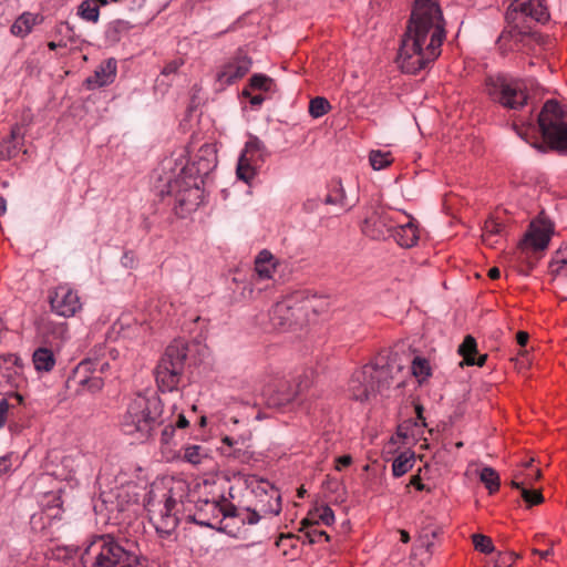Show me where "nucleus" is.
Returning a JSON list of instances; mask_svg holds the SVG:
<instances>
[{
  "label": "nucleus",
  "mask_w": 567,
  "mask_h": 567,
  "mask_svg": "<svg viewBox=\"0 0 567 567\" xmlns=\"http://www.w3.org/2000/svg\"><path fill=\"white\" fill-rule=\"evenodd\" d=\"M445 21L435 0H416L401 39L396 63L403 73L416 74L442 53Z\"/></svg>",
  "instance_id": "1"
},
{
  "label": "nucleus",
  "mask_w": 567,
  "mask_h": 567,
  "mask_svg": "<svg viewBox=\"0 0 567 567\" xmlns=\"http://www.w3.org/2000/svg\"><path fill=\"white\" fill-rule=\"evenodd\" d=\"M83 567H150L136 542L106 535L92 542L81 555Z\"/></svg>",
  "instance_id": "2"
},
{
  "label": "nucleus",
  "mask_w": 567,
  "mask_h": 567,
  "mask_svg": "<svg viewBox=\"0 0 567 567\" xmlns=\"http://www.w3.org/2000/svg\"><path fill=\"white\" fill-rule=\"evenodd\" d=\"M163 413V402L156 393L137 394L127 405L121 430L138 442H146L164 425Z\"/></svg>",
  "instance_id": "3"
},
{
  "label": "nucleus",
  "mask_w": 567,
  "mask_h": 567,
  "mask_svg": "<svg viewBox=\"0 0 567 567\" xmlns=\"http://www.w3.org/2000/svg\"><path fill=\"white\" fill-rule=\"evenodd\" d=\"M188 346L183 340H174L159 359L155 369V380L162 392L177 389L185 369Z\"/></svg>",
  "instance_id": "4"
},
{
  "label": "nucleus",
  "mask_w": 567,
  "mask_h": 567,
  "mask_svg": "<svg viewBox=\"0 0 567 567\" xmlns=\"http://www.w3.org/2000/svg\"><path fill=\"white\" fill-rule=\"evenodd\" d=\"M538 124L551 150L567 151V110L559 102L548 100L544 104L538 115Z\"/></svg>",
  "instance_id": "5"
},
{
  "label": "nucleus",
  "mask_w": 567,
  "mask_h": 567,
  "mask_svg": "<svg viewBox=\"0 0 567 567\" xmlns=\"http://www.w3.org/2000/svg\"><path fill=\"white\" fill-rule=\"evenodd\" d=\"M203 184L204 181L183 174L182 169L176 178L168 181L167 194L174 197V210L178 217L184 218L197 209L202 203Z\"/></svg>",
  "instance_id": "6"
},
{
  "label": "nucleus",
  "mask_w": 567,
  "mask_h": 567,
  "mask_svg": "<svg viewBox=\"0 0 567 567\" xmlns=\"http://www.w3.org/2000/svg\"><path fill=\"white\" fill-rule=\"evenodd\" d=\"M176 506L177 501L174 498L172 491L164 492L162 495L155 492L148 493L145 508L148 513L150 522L159 536H169L178 526Z\"/></svg>",
  "instance_id": "7"
},
{
  "label": "nucleus",
  "mask_w": 567,
  "mask_h": 567,
  "mask_svg": "<svg viewBox=\"0 0 567 567\" xmlns=\"http://www.w3.org/2000/svg\"><path fill=\"white\" fill-rule=\"evenodd\" d=\"M485 92L495 102L507 109H522L527 102L522 81L503 74L488 75L485 79Z\"/></svg>",
  "instance_id": "8"
},
{
  "label": "nucleus",
  "mask_w": 567,
  "mask_h": 567,
  "mask_svg": "<svg viewBox=\"0 0 567 567\" xmlns=\"http://www.w3.org/2000/svg\"><path fill=\"white\" fill-rule=\"evenodd\" d=\"M549 18L543 0H513L508 7L505 19L517 34H524L532 28V23L546 22Z\"/></svg>",
  "instance_id": "9"
},
{
  "label": "nucleus",
  "mask_w": 567,
  "mask_h": 567,
  "mask_svg": "<svg viewBox=\"0 0 567 567\" xmlns=\"http://www.w3.org/2000/svg\"><path fill=\"white\" fill-rule=\"evenodd\" d=\"M246 484L256 498L255 509L262 517L280 514L282 509L281 494L272 483L251 475L246 480Z\"/></svg>",
  "instance_id": "10"
},
{
  "label": "nucleus",
  "mask_w": 567,
  "mask_h": 567,
  "mask_svg": "<svg viewBox=\"0 0 567 567\" xmlns=\"http://www.w3.org/2000/svg\"><path fill=\"white\" fill-rule=\"evenodd\" d=\"M309 386L308 377L300 378L296 385L284 378H275L262 388V395L268 406L281 408L297 400Z\"/></svg>",
  "instance_id": "11"
},
{
  "label": "nucleus",
  "mask_w": 567,
  "mask_h": 567,
  "mask_svg": "<svg viewBox=\"0 0 567 567\" xmlns=\"http://www.w3.org/2000/svg\"><path fill=\"white\" fill-rule=\"evenodd\" d=\"M50 310L62 318H72L82 310L79 292L68 284H61L49 290Z\"/></svg>",
  "instance_id": "12"
},
{
  "label": "nucleus",
  "mask_w": 567,
  "mask_h": 567,
  "mask_svg": "<svg viewBox=\"0 0 567 567\" xmlns=\"http://www.w3.org/2000/svg\"><path fill=\"white\" fill-rule=\"evenodd\" d=\"M205 504L216 518L221 516L223 519H231L240 525H255L262 518L255 507H237L226 499L221 503L216 501H205Z\"/></svg>",
  "instance_id": "13"
},
{
  "label": "nucleus",
  "mask_w": 567,
  "mask_h": 567,
  "mask_svg": "<svg viewBox=\"0 0 567 567\" xmlns=\"http://www.w3.org/2000/svg\"><path fill=\"white\" fill-rule=\"evenodd\" d=\"M23 396L18 392H12L0 400V429L7 423L13 434H19L27 426L21 422L23 413Z\"/></svg>",
  "instance_id": "14"
},
{
  "label": "nucleus",
  "mask_w": 567,
  "mask_h": 567,
  "mask_svg": "<svg viewBox=\"0 0 567 567\" xmlns=\"http://www.w3.org/2000/svg\"><path fill=\"white\" fill-rule=\"evenodd\" d=\"M252 60L243 50H238L217 71L216 82L228 86L243 79L251 69Z\"/></svg>",
  "instance_id": "15"
},
{
  "label": "nucleus",
  "mask_w": 567,
  "mask_h": 567,
  "mask_svg": "<svg viewBox=\"0 0 567 567\" xmlns=\"http://www.w3.org/2000/svg\"><path fill=\"white\" fill-rule=\"evenodd\" d=\"M393 220L389 212L383 207H371L370 213L365 216L361 230L371 239L380 240L385 239L392 234Z\"/></svg>",
  "instance_id": "16"
},
{
  "label": "nucleus",
  "mask_w": 567,
  "mask_h": 567,
  "mask_svg": "<svg viewBox=\"0 0 567 567\" xmlns=\"http://www.w3.org/2000/svg\"><path fill=\"white\" fill-rule=\"evenodd\" d=\"M217 166V152L212 144H204L199 147L194 159L186 164L182 171L183 174L198 177L204 181L208 174Z\"/></svg>",
  "instance_id": "17"
},
{
  "label": "nucleus",
  "mask_w": 567,
  "mask_h": 567,
  "mask_svg": "<svg viewBox=\"0 0 567 567\" xmlns=\"http://www.w3.org/2000/svg\"><path fill=\"white\" fill-rule=\"evenodd\" d=\"M553 234L554 224L544 215V213H540L538 217L530 223L524 241L534 250H544L547 248Z\"/></svg>",
  "instance_id": "18"
},
{
  "label": "nucleus",
  "mask_w": 567,
  "mask_h": 567,
  "mask_svg": "<svg viewBox=\"0 0 567 567\" xmlns=\"http://www.w3.org/2000/svg\"><path fill=\"white\" fill-rule=\"evenodd\" d=\"M372 369L370 367H363L355 371L349 382V391L351 398L355 401H368L375 396L378 392V385L371 379Z\"/></svg>",
  "instance_id": "19"
},
{
  "label": "nucleus",
  "mask_w": 567,
  "mask_h": 567,
  "mask_svg": "<svg viewBox=\"0 0 567 567\" xmlns=\"http://www.w3.org/2000/svg\"><path fill=\"white\" fill-rule=\"evenodd\" d=\"M302 309L293 299H286L274 305L269 312L271 324L276 329L286 330L297 323Z\"/></svg>",
  "instance_id": "20"
},
{
  "label": "nucleus",
  "mask_w": 567,
  "mask_h": 567,
  "mask_svg": "<svg viewBox=\"0 0 567 567\" xmlns=\"http://www.w3.org/2000/svg\"><path fill=\"white\" fill-rule=\"evenodd\" d=\"M116 61L107 59L103 61L94 71L93 75L85 79V86L87 90H95L114 82L116 76Z\"/></svg>",
  "instance_id": "21"
},
{
  "label": "nucleus",
  "mask_w": 567,
  "mask_h": 567,
  "mask_svg": "<svg viewBox=\"0 0 567 567\" xmlns=\"http://www.w3.org/2000/svg\"><path fill=\"white\" fill-rule=\"evenodd\" d=\"M365 367L372 369L371 379L374 381V384L378 385L379 393L384 389H389L392 384L394 379L393 370L396 369L398 372L401 370L399 365L384 361L383 357L378 358L375 363L365 364Z\"/></svg>",
  "instance_id": "22"
},
{
  "label": "nucleus",
  "mask_w": 567,
  "mask_h": 567,
  "mask_svg": "<svg viewBox=\"0 0 567 567\" xmlns=\"http://www.w3.org/2000/svg\"><path fill=\"white\" fill-rule=\"evenodd\" d=\"M394 240L403 248H411L416 245L419 240L417 227L409 221L404 225H393L392 234H390Z\"/></svg>",
  "instance_id": "23"
},
{
  "label": "nucleus",
  "mask_w": 567,
  "mask_h": 567,
  "mask_svg": "<svg viewBox=\"0 0 567 567\" xmlns=\"http://www.w3.org/2000/svg\"><path fill=\"white\" fill-rule=\"evenodd\" d=\"M277 268L274 255L267 250H261L255 259V274L259 280H269L272 278Z\"/></svg>",
  "instance_id": "24"
},
{
  "label": "nucleus",
  "mask_w": 567,
  "mask_h": 567,
  "mask_svg": "<svg viewBox=\"0 0 567 567\" xmlns=\"http://www.w3.org/2000/svg\"><path fill=\"white\" fill-rule=\"evenodd\" d=\"M43 17L37 13L23 12L12 23L10 31L13 35L24 38L30 34L33 27L41 23Z\"/></svg>",
  "instance_id": "25"
},
{
  "label": "nucleus",
  "mask_w": 567,
  "mask_h": 567,
  "mask_svg": "<svg viewBox=\"0 0 567 567\" xmlns=\"http://www.w3.org/2000/svg\"><path fill=\"white\" fill-rule=\"evenodd\" d=\"M32 362L37 372L49 373L54 369L56 358L51 349L40 347L32 354Z\"/></svg>",
  "instance_id": "26"
},
{
  "label": "nucleus",
  "mask_w": 567,
  "mask_h": 567,
  "mask_svg": "<svg viewBox=\"0 0 567 567\" xmlns=\"http://www.w3.org/2000/svg\"><path fill=\"white\" fill-rule=\"evenodd\" d=\"M132 29L133 24L126 20L116 19L111 21L105 30V40L110 44H116L123 38L127 37Z\"/></svg>",
  "instance_id": "27"
},
{
  "label": "nucleus",
  "mask_w": 567,
  "mask_h": 567,
  "mask_svg": "<svg viewBox=\"0 0 567 567\" xmlns=\"http://www.w3.org/2000/svg\"><path fill=\"white\" fill-rule=\"evenodd\" d=\"M260 166L257 158H252L247 154H240L237 164V177L245 183H250L257 174V168Z\"/></svg>",
  "instance_id": "28"
},
{
  "label": "nucleus",
  "mask_w": 567,
  "mask_h": 567,
  "mask_svg": "<svg viewBox=\"0 0 567 567\" xmlns=\"http://www.w3.org/2000/svg\"><path fill=\"white\" fill-rule=\"evenodd\" d=\"M323 203L326 205H338L340 207H347V196L343 189L341 181H332L329 185V192L324 197Z\"/></svg>",
  "instance_id": "29"
},
{
  "label": "nucleus",
  "mask_w": 567,
  "mask_h": 567,
  "mask_svg": "<svg viewBox=\"0 0 567 567\" xmlns=\"http://www.w3.org/2000/svg\"><path fill=\"white\" fill-rule=\"evenodd\" d=\"M300 525H301V527L299 530L305 533V537L307 538L309 544L319 543L322 538L326 542L330 540V537L327 534V532L318 529L316 527L317 524H313V522H311L310 517L303 518L301 520Z\"/></svg>",
  "instance_id": "30"
},
{
  "label": "nucleus",
  "mask_w": 567,
  "mask_h": 567,
  "mask_svg": "<svg viewBox=\"0 0 567 567\" xmlns=\"http://www.w3.org/2000/svg\"><path fill=\"white\" fill-rule=\"evenodd\" d=\"M97 347L93 349L89 357L83 359L74 369V377H81L82 374L94 375L99 374L97 368Z\"/></svg>",
  "instance_id": "31"
},
{
  "label": "nucleus",
  "mask_w": 567,
  "mask_h": 567,
  "mask_svg": "<svg viewBox=\"0 0 567 567\" xmlns=\"http://www.w3.org/2000/svg\"><path fill=\"white\" fill-rule=\"evenodd\" d=\"M414 464V455L413 453L409 454L408 452H403L398 455L392 463V474L394 477H401L406 474Z\"/></svg>",
  "instance_id": "32"
},
{
  "label": "nucleus",
  "mask_w": 567,
  "mask_h": 567,
  "mask_svg": "<svg viewBox=\"0 0 567 567\" xmlns=\"http://www.w3.org/2000/svg\"><path fill=\"white\" fill-rule=\"evenodd\" d=\"M243 154L257 158L258 163L261 164L266 157V146L257 136H250L245 144Z\"/></svg>",
  "instance_id": "33"
},
{
  "label": "nucleus",
  "mask_w": 567,
  "mask_h": 567,
  "mask_svg": "<svg viewBox=\"0 0 567 567\" xmlns=\"http://www.w3.org/2000/svg\"><path fill=\"white\" fill-rule=\"evenodd\" d=\"M549 268L555 276H567V245L555 252Z\"/></svg>",
  "instance_id": "34"
},
{
  "label": "nucleus",
  "mask_w": 567,
  "mask_h": 567,
  "mask_svg": "<svg viewBox=\"0 0 567 567\" xmlns=\"http://www.w3.org/2000/svg\"><path fill=\"white\" fill-rule=\"evenodd\" d=\"M78 16L84 21L96 23L100 18V9L93 0H83L78 6Z\"/></svg>",
  "instance_id": "35"
},
{
  "label": "nucleus",
  "mask_w": 567,
  "mask_h": 567,
  "mask_svg": "<svg viewBox=\"0 0 567 567\" xmlns=\"http://www.w3.org/2000/svg\"><path fill=\"white\" fill-rule=\"evenodd\" d=\"M480 480L488 489L489 494H494L499 489V475L493 467H483L480 473Z\"/></svg>",
  "instance_id": "36"
},
{
  "label": "nucleus",
  "mask_w": 567,
  "mask_h": 567,
  "mask_svg": "<svg viewBox=\"0 0 567 567\" xmlns=\"http://www.w3.org/2000/svg\"><path fill=\"white\" fill-rule=\"evenodd\" d=\"M308 517H310L313 524H324L330 526L334 523V513L330 506L324 505L319 508H316V512H309Z\"/></svg>",
  "instance_id": "37"
},
{
  "label": "nucleus",
  "mask_w": 567,
  "mask_h": 567,
  "mask_svg": "<svg viewBox=\"0 0 567 567\" xmlns=\"http://www.w3.org/2000/svg\"><path fill=\"white\" fill-rule=\"evenodd\" d=\"M76 378L79 379V385L85 388L91 393L100 392L104 386V378L97 374H82Z\"/></svg>",
  "instance_id": "38"
},
{
  "label": "nucleus",
  "mask_w": 567,
  "mask_h": 567,
  "mask_svg": "<svg viewBox=\"0 0 567 567\" xmlns=\"http://www.w3.org/2000/svg\"><path fill=\"white\" fill-rule=\"evenodd\" d=\"M204 507L205 508H199V511L194 515H189L188 519L199 526L214 528L218 518H216L215 515L207 508L205 503Z\"/></svg>",
  "instance_id": "39"
},
{
  "label": "nucleus",
  "mask_w": 567,
  "mask_h": 567,
  "mask_svg": "<svg viewBox=\"0 0 567 567\" xmlns=\"http://www.w3.org/2000/svg\"><path fill=\"white\" fill-rule=\"evenodd\" d=\"M274 86L275 81L270 76L262 73H256L249 79V89L251 90L270 92L272 91Z\"/></svg>",
  "instance_id": "40"
},
{
  "label": "nucleus",
  "mask_w": 567,
  "mask_h": 567,
  "mask_svg": "<svg viewBox=\"0 0 567 567\" xmlns=\"http://www.w3.org/2000/svg\"><path fill=\"white\" fill-rule=\"evenodd\" d=\"M331 109L329 101L322 96H316L310 100L309 113L313 118L326 115Z\"/></svg>",
  "instance_id": "41"
},
{
  "label": "nucleus",
  "mask_w": 567,
  "mask_h": 567,
  "mask_svg": "<svg viewBox=\"0 0 567 567\" xmlns=\"http://www.w3.org/2000/svg\"><path fill=\"white\" fill-rule=\"evenodd\" d=\"M206 457L207 453L200 445H188L184 449L183 458L192 465H199Z\"/></svg>",
  "instance_id": "42"
},
{
  "label": "nucleus",
  "mask_w": 567,
  "mask_h": 567,
  "mask_svg": "<svg viewBox=\"0 0 567 567\" xmlns=\"http://www.w3.org/2000/svg\"><path fill=\"white\" fill-rule=\"evenodd\" d=\"M457 352L463 357L465 364H467V360H471L477 354V343L475 338L467 334L460 344Z\"/></svg>",
  "instance_id": "43"
},
{
  "label": "nucleus",
  "mask_w": 567,
  "mask_h": 567,
  "mask_svg": "<svg viewBox=\"0 0 567 567\" xmlns=\"http://www.w3.org/2000/svg\"><path fill=\"white\" fill-rule=\"evenodd\" d=\"M369 161L373 169L380 171L392 163V157L390 152L371 151Z\"/></svg>",
  "instance_id": "44"
},
{
  "label": "nucleus",
  "mask_w": 567,
  "mask_h": 567,
  "mask_svg": "<svg viewBox=\"0 0 567 567\" xmlns=\"http://www.w3.org/2000/svg\"><path fill=\"white\" fill-rule=\"evenodd\" d=\"M411 370L413 375L420 380H425L427 377L431 375V368L429 361L420 357L414 358V360L412 361Z\"/></svg>",
  "instance_id": "45"
},
{
  "label": "nucleus",
  "mask_w": 567,
  "mask_h": 567,
  "mask_svg": "<svg viewBox=\"0 0 567 567\" xmlns=\"http://www.w3.org/2000/svg\"><path fill=\"white\" fill-rule=\"evenodd\" d=\"M54 35L63 39V41L74 42L75 41V30L74 27L71 25L68 21H60L54 27Z\"/></svg>",
  "instance_id": "46"
},
{
  "label": "nucleus",
  "mask_w": 567,
  "mask_h": 567,
  "mask_svg": "<svg viewBox=\"0 0 567 567\" xmlns=\"http://www.w3.org/2000/svg\"><path fill=\"white\" fill-rule=\"evenodd\" d=\"M109 357H112L113 359L115 358L114 350L109 351ZM96 364H97L96 369L99 370L97 375L103 377L110 370V362H109V358L106 355V348L104 346L97 347Z\"/></svg>",
  "instance_id": "47"
},
{
  "label": "nucleus",
  "mask_w": 567,
  "mask_h": 567,
  "mask_svg": "<svg viewBox=\"0 0 567 567\" xmlns=\"http://www.w3.org/2000/svg\"><path fill=\"white\" fill-rule=\"evenodd\" d=\"M473 545L476 550L484 553V554H491L494 551V545L492 539L488 536L482 535V534H474L472 536Z\"/></svg>",
  "instance_id": "48"
},
{
  "label": "nucleus",
  "mask_w": 567,
  "mask_h": 567,
  "mask_svg": "<svg viewBox=\"0 0 567 567\" xmlns=\"http://www.w3.org/2000/svg\"><path fill=\"white\" fill-rule=\"evenodd\" d=\"M504 230V225L494 218H489L485 221L483 240L489 243L491 237L499 235Z\"/></svg>",
  "instance_id": "49"
},
{
  "label": "nucleus",
  "mask_w": 567,
  "mask_h": 567,
  "mask_svg": "<svg viewBox=\"0 0 567 567\" xmlns=\"http://www.w3.org/2000/svg\"><path fill=\"white\" fill-rule=\"evenodd\" d=\"M20 362V358L17 354L8 353L0 355V364L3 368V373L1 375L6 378H10L12 375L11 369L13 367H18Z\"/></svg>",
  "instance_id": "50"
},
{
  "label": "nucleus",
  "mask_w": 567,
  "mask_h": 567,
  "mask_svg": "<svg viewBox=\"0 0 567 567\" xmlns=\"http://www.w3.org/2000/svg\"><path fill=\"white\" fill-rule=\"evenodd\" d=\"M520 495L528 507L542 504L544 502V497L538 489H529L525 487L523 488Z\"/></svg>",
  "instance_id": "51"
},
{
  "label": "nucleus",
  "mask_w": 567,
  "mask_h": 567,
  "mask_svg": "<svg viewBox=\"0 0 567 567\" xmlns=\"http://www.w3.org/2000/svg\"><path fill=\"white\" fill-rule=\"evenodd\" d=\"M515 561L512 553H499L493 561L487 563L486 567H511Z\"/></svg>",
  "instance_id": "52"
},
{
  "label": "nucleus",
  "mask_w": 567,
  "mask_h": 567,
  "mask_svg": "<svg viewBox=\"0 0 567 567\" xmlns=\"http://www.w3.org/2000/svg\"><path fill=\"white\" fill-rule=\"evenodd\" d=\"M176 427L173 424V421L165 424L162 432H161V443L162 444H169L174 437Z\"/></svg>",
  "instance_id": "53"
},
{
  "label": "nucleus",
  "mask_w": 567,
  "mask_h": 567,
  "mask_svg": "<svg viewBox=\"0 0 567 567\" xmlns=\"http://www.w3.org/2000/svg\"><path fill=\"white\" fill-rule=\"evenodd\" d=\"M183 64H184L183 59H174L164 65L161 73L163 75L175 74Z\"/></svg>",
  "instance_id": "54"
},
{
  "label": "nucleus",
  "mask_w": 567,
  "mask_h": 567,
  "mask_svg": "<svg viewBox=\"0 0 567 567\" xmlns=\"http://www.w3.org/2000/svg\"><path fill=\"white\" fill-rule=\"evenodd\" d=\"M352 463V457L350 455H341L336 458L334 468L337 471H341L343 467L349 466Z\"/></svg>",
  "instance_id": "55"
},
{
  "label": "nucleus",
  "mask_w": 567,
  "mask_h": 567,
  "mask_svg": "<svg viewBox=\"0 0 567 567\" xmlns=\"http://www.w3.org/2000/svg\"><path fill=\"white\" fill-rule=\"evenodd\" d=\"M411 486L415 487L417 491H430L425 484L422 483V478L419 474L413 475L410 480Z\"/></svg>",
  "instance_id": "56"
},
{
  "label": "nucleus",
  "mask_w": 567,
  "mask_h": 567,
  "mask_svg": "<svg viewBox=\"0 0 567 567\" xmlns=\"http://www.w3.org/2000/svg\"><path fill=\"white\" fill-rule=\"evenodd\" d=\"M423 406L421 404L415 405V413H416V422L415 425H421L423 427L426 426L425 417L423 415Z\"/></svg>",
  "instance_id": "57"
},
{
  "label": "nucleus",
  "mask_w": 567,
  "mask_h": 567,
  "mask_svg": "<svg viewBox=\"0 0 567 567\" xmlns=\"http://www.w3.org/2000/svg\"><path fill=\"white\" fill-rule=\"evenodd\" d=\"M173 424L176 429H185L189 425V421L183 413H179Z\"/></svg>",
  "instance_id": "58"
},
{
  "label": "nucleus",
  "mask_w": 567,
  "mask_h": 567,
  "mask_svg": "<svg viewBox=\"0 0 567 567\" xmlns=\"http://www.w3.org/2000/svg\"><path fill=\"white\" fill-rule=\"evenodd\" d=\"M11 467V462L8 456H1L0 457V476L8 473Z\"/></svg>",
  "instance_id": "59"
},
{
  "label": "nucleus",
  "mask_w": 567,
  "mask_h": 567,
  "mask_svg": "<svg viewBox=\"0 0 567 567\" xmlns=\"http://www.w3.org/2000/svg\"><path fill=\"white\" fill-rule=\"evenodd\" d=\"M487 360V354H480L477 358L473 357L471 360H467V365H478L483 367Z\"/></svg>",
  "instance_id": "60"
},
{
  "label": "nucleus",
  "mask_w": 567,
  "mask_h": 567,
  "mask_svg": "<svg viewBox=\"0 0 567 567\" xmlns=\"http://www.w3.org/2000/svg\"><path fill=\"white\" fill-rule=\"evenodd\" d=\"M529 334L526 331H518L516 334V342L520 347H525L528 342Z\"/></svg>",
  "instance_id": "61"
},
{
  "label": "nucleus",
  "mask_w": 567,
  "mask_h": 567,
  "mask_svg": "<svg viewBox=\"0 0 567 567\" xmlns=\"http://www.w3.org/2000/svg\"><path fill=\"white\" fill-rule=\"evenodd\" d=\"M265 101V97L261 94H256L250 96L249 103L251 106H260Z\"/></svg>",
  "instance_id": "62"
},
{
  "label": "nucleus",
  "mask_w": 567,
  "mask_h": 567,
  "mask_svg": "<svg viewBox=\"0 0 567 567\" xmlns=\"http://www.w3.org/2000/svg\"><path fill=\"white\" fill-rule=\"evenodd\" d=\"M48 48L52 51L56 50L58 48H66V41H63V39H59L58 42L50 41L48 42Z\"/></svg>",
  "instance_id": "63"
},
{
  "label": "nucleus",
  "mask_w": 567,
  "mask_h": 567,
  "mask_svg": "<svg viewBox=\"0 0 567 567\" xmlns=\"http://www.w3.org/2000/svg\"><path fill=\"white\" fill-rule=\"evenodd\" d=\"M511 485H512V487L517 488V489H519V491L522 492V491H523V488H525V487H526V481H519V480H518V476L516 475V476H515V480H513V481L511 482Z\"/></svg>",
  "instance_id": "64"
}]
</instances>
